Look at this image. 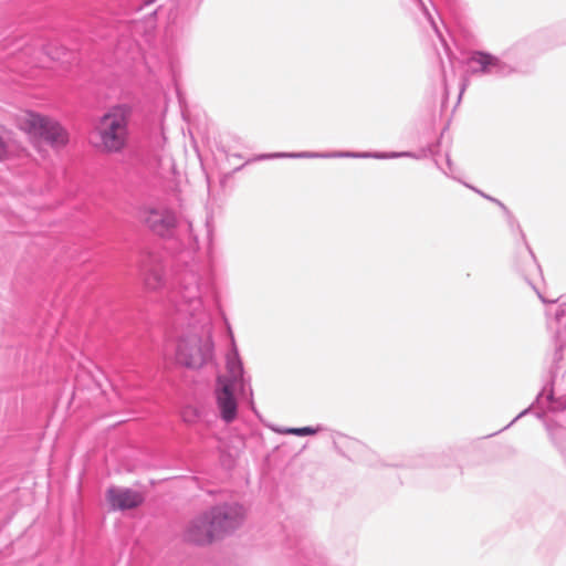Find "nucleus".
Masks as SVG:
<instances>
[{
	"mask_svg": "<svg viewBox=\"0 0 566 566\" xmlns=\"http://www.w3.org/2000/svg\"><path fill=\"white\" fill-rule=\"evenodd\" d=\"M140 274L149 290L169 289V300L179 313L188 314L201 323V334L189 333L180 337L176 348L177 361L188 368H200L213 357V340L208 306H219V292L212 270L192 269L177 274L174 282L164 279V268L148 255L140 265Z\"/></svg>",
	"mask_w": 566,
	"mask_h": 566,
	"instance_id": "f257e3e1",
	"label": "nucleus"
},
{
	"mask_svg": "<svg viewBox=\"0 0 566 566\" xmlns=\"http://www.w3.org/2000/svg\"><path fill=\"white\" fill-rule=\"evenodd\" d=\"M554 317L557 331L551 379L537 395L535 403L555 412L566 410V367L563 361V349L566 347V302L558 305Z\"/></svg>",
	"mask_w": 566,
	"mask_h": 566,
	"instance_id": "f03ea898",
	"label": "nucleus"
},
{
	"mask_svg": "<svg viewBox=\"0 0 566 566\" xmlns=\"http://www.w3.org/2000/svg\"><path fill=\"white\" fill-rule=\"evenodd\" d=\"M140 220L156 235L165 239H175L182 244L197 242L192 223L179 217L175 210L166 205H156L140 211Z\"/></svg>",
	"mask_w": 566,
	"mask_h": 566,
	"instance_id": "7ed1b4c3",
	"label": "nucleus"
},
{
	"mask_svg": "<svg viewBox=\"0 0 566 566\" xmlns=\"http://www.w3.org/2000/svg\"><path fill=\"white\" fill-rule=\"evenodd\" d=\"M132 117V107L126 104L113 106L105 113L97 126L99 137L98 146L107 153L122 151L128 142V123Z\"/></svg>",
	"mask_w": 566,
	"mask_h": 566,
	"instance_id": "20e7f679",
	"label": "nucleus"
},
{
	"mask_svg": "<svg viewBox=\"0 0 566 566\" xmlns=\"http://www.w3.org/2000/svg\"><path fill=\"white\" fill-rule=\"evenodd\" d=\"M243 515V506L238 503L216 505L201 513L188 531H233Z\"/></svg>",
	"mask_w": 566,
	"mask_h": 566,
	"instance_id": "39448f33",
	"label": "nucleus"
},
{
	"mask_svg": "<svg viewBox=\"0 0 566 566\" xmlns=\"http://www.w3.org/2000/svg\"><path fill=\"white\" fill-rule=\"evenodd\" d=\"M20 127L53 147L64 146L67 143V134L56 120L36 113H28L21 118Z\"/></svg>",
	"mask_w": 566,
	"mask_h": 566,
	"instance_id": "423d86ee",
	"label": "nucleus"
},
{
	"mask_svg": "<svg viewBox=\"0 0 566 566\" xmlns=\"http://www.w3.org/2000/svg\"><path fill=\"white\" fill-rule=\"evenodd\" d=\"M467 72L478 76L506 77L516 72V67L496 55L485 51H472L467 60Z\"/></svg>",
	"mask_w": 566,
	"mask_h": 566,
	"instance_id": "0eeeda50",
	"label": "nucleus"
},
{
	"mask_svg": "<svg viewBox=\"0 0 566 566\" xmlns=\"http://www.w3.org/2000/svg\"><path fill=\"white\" fill-rule=\"evenodd\" d=\"M226 367L228 375L219 376L217 378V385H230V388H238L242 394H244L249 379L245 378L243 363L235 345H233L232 350L227 355Z\"/></svg>",
	"mask_w": 566,
	"mask_h": 566,
	"instance_id": "6e6552de",
	"label": "nucleus"
},
{
	"mask_svg": "<svg viewBox=\"0 0 566 566\" xmlns=\"http://www.w3.org/2000/svg\"><path fill=\"white\" fill-rule=\"evenodd\" d=\"M214 396L220 418L226 423L233 422L238 417V401L234 389L230 388V385H217Z\"/></svg>",
	"mask_w": 566,
	"mask_h": 566,
	"instance_id": "1a4fd4ad",
	"label": "nucleus"
},
{
	"mask_svg": "<svg viewBox=\"0 0 566 566\" xmlns=\"http://www.w3.org/2000/svg\"><path fill=\"white\" fill-rule=\"evenodd\" d=\"M107 501L114 510H130L144 502L140 492L127 488H109L106 494Z\"/></svg>",
	"mask_w": 566,
	"mask_h": 566,
	"instance_id": "9d476101",
	"label": "nucleus"
},
{
	"mask_svg": "<svg viewBox=\"0 0 566 566\" xmlns=\"http://www.w3.org/2000/svg\"><path fill=\"white\" fill-rule=\"evenodd\" d=\"M507 226L513 234H515L518 239V241L522 244V251L521 258L526 259L528 268L533 269L534 271H538V263L535 259V255L528 245L526 241V237L521 228V224L518 223L517 219L512 214V212L505 213Z\"/></svg>",
	"mask_w": 566,
	"mask_h": 566,
	"instance_id": "9b49d317",
	"label": "nucleus"
},
{
	"mask_svg": "<svg viewBox=\"0 0 566 566\" xmlns=\"http://www.w3.org/2000/svg\"><path fill=\"white\" fill-rule=\"evenodd\" d=\"M296 537L297 533H292ZM297 543H303V539L294 538ZM295 559L297 566H324L326 564L325 555L322 551L310 545L302 544L295 553Z\"/></svg>",
	"mask_w": 566,
	"mask_h": 566,
	"instance_id": "f8f14e48",
	"label": "nucleus"
},
{
	"mask_svg": "<svg viewBox=\"0 0 566 566\" xmlns=\"http://www.w3.org/2000/svg\"><path fill=\"white\" fill-rule=\"evenodd\" d=\"M545 424L552 442L566 462V427L555 420L546 421Z\"/></svg>",
	"mask_w": 566,
	"mask_h": 566,
	"instance_id": "ddd939ff",
	"label": "nucleus"
},
{
	"mask_svg": "<svg viewBox=\"0 0 566 566\" xmlns=\"http://www.w3.org/2000/svg\"><path fill=\"white\" fill-rule=\"evenodd\" d=\"M229 533H182V542L196 546L210 545L224 538Z\"/></svg>",
	"mask_w": 566,
	"mask_h": 566,
	"instance_id": "4468645a",
	"label": "nucleus"
},
{
	"mask_svg": "<svg viewBox=\"0 0 566 566\" xmlns=\"http://www.w3.org/2000/svg\"><path fill=\"white\" fill-rule=\"evenodd\" d=\"M273 431L281 434H293L298 437L314 436L322 430L321 427H301V428H272Z\"/></svg>",
	"mask_w": 566,
	"mask_h": 566,
	"instance_id": "2eb2a0df",
	"label": "nucleus"
},
{
	"mask_svg": "<svg viewBox=\"0 0 566 566\" xmlns=\"http://www.w3.org/2000/svg\"><path fill=\"white\" fill-rule=\"evenodd\" d=\"M340 156H347V157H374L378 159H389V158H400V157H412L416 158L417 156L410 151H402V153H375V154H342Z\"/></svg>",
	"mask_w": 566,
	"mask_h": 566,
	"instance_id": "dca6fc26",
	"label": "nucleus"
},
{
	"mask_svg": "<svg viewBox=\"0 0 566 566\" xmlns=\"http://www.w3.org/2000/svg\"><path fill=\"white\" fill-rule=\"evenodd\" d=\"M328 156L329 155L303 151V153H277V154H272V155H264V156H262V158H283V157H289V158H316V157H328Z\"/></svg>",
	"mask_w": 566,
	"mask_h": 566,
	"instance_id": "f3484780",
	"label": "nucleus"
},
{
	"mask_svg": "<svg viewBox=\"0 0 566 566\" xmlns=\"http://www.w3.org/2000/svg\"><path fill=\"white\" fill-rule=\"evenodd\" d=\"M523 260V266L518 269V271L522 273V275L525 277V281L535 290V293H539L538 290H536V287L534 286L532 280H531V275L534 274V273H539L541 272V268L538 266V271H534L533 269L528 268L527 265V262H526V259H522Z\"/></svg>",
	"mask_w": 566,
	"mask_h": 566,
	"instance_id": "a211bd4d",
	"label": "nucleus"
},
{
	"mask_svg": "<svg viewBox=\"0 0 566 566\" xmlns=\"http://www.w3.org/2000/svg\"><path fill=\"white\" fill-rule=\"evenodd\" d=\"M199 417H200V412L195 407H187L182 411V419H184V421H186L188 423H192V422L197 421V419Z\"/></svg>",
	"mask_w": 566,
	"mask_h": 566,
	"instance_id": "6ab92c4d",
	"label": "nucleus"
},
{
	"mask_svg": "<svg viewBox=\"0 0 566 566\" xmlns=\"http://www.w3.org/2000/svg\"><path fill=\"white\" fill-rule=\"evenodd\" d=\"M66 54H69V53L66 52V50L64 48L56 50L55 53L49 52V55L51 56L52 60H57L61 62H69V59L64 57V55H66Z\"/></svg>",
	"mask_w": 566,
	"mask_h": 566,
	"instance_id": "aec40b11",
	"label": "nucleus"
},
{
	"mask_svg": "<svg viewBox=\"0 0 566 566\" xmlns=\"http://www.w3.org/2000/svg\"><path fill=\"white\" fill-rule=\"evenodd\" d=\"M423 12H424V14L427 15L428 21H429V22H430V24L432 25V28H433L434 32L437 33V35L440 38V40H441V41H443V39H442V34H441V32L439 31L437 23L434 22V20H433V18H432V15L429 13V11H428V9H427L426 7H423Z\"/></svg>",
	"mask_w": 566,
	"mask_h": 566,
	"instance_id": "412c9836",
	"label": "nucleus"
},
{
	"mask_svg": "<svg viewBox=\"0 0 566 566\" xmlns=\"http://www.w3.org/2000/svg\"><path fill=\"white\" fill-rule=\"evenodd\" d=\"M8 155V145L3 137L0 135V160L6 158Z\"/></svg>",
	"mask_w": 566,
	"mask_h": 566,
	"instance_id": "4be33fe9",
	"label": "nucleus"
},
{
	"mask_svg": "<svg viewBox=\"0 0 566 566\" xmlns=\"http://www.w3.org/2000/svg\"><path fill=\"white\" fill-rule=\"evenodd\" d=\"M533 408V405L530 406L528 408L524 409L523 411H521L504 429L511 427L514 422H516L518 419H521L522 417H524L525 415H527L531 409Z\"/></svg>",
	"mask_w": 566,
	"mask_h": 566,
	"instance_id": "5701e85b",
	"label": "nucleus"
},
{
	"mask_svg": "<svg viewBox=\"0 0 566 566\" xmlns=\"http://www.w3.org/2000/svg\"><path fill=\"white\" fill-rule=\"evenodd\" d=\"M126 48V41L124 39H120L117 43L116 53L117 55L120 54V52Z\"/></svg>",
	"mask_w": 566,
	"mask_h": 566,
	"instance_id": "b1692460",
	"label": "nucleus"
},
{
	"mask_svg": "<svg viewBox=\"0 0 566 566\" xmlns=\"http://www.w3.org/2000/svg\"><path fill=\"white\" fill-rule=\"evenodd\" d=\"M492 202H494L496 206H499L503 210L504 214L510 212L507 207L502 201H500L499 199H496V198L492 199Z\"/></svg>",
	"mask_w": 566,
	"mask_h": 566,
	"instance_id": "393cba45",
	"label": "nucleus"
},
{
	"mask_svg": "<svg viewBox=\"0 0 566 566\" xmlns=\"http://www.w3.org/2000/svg\"><path fill=\"white\" fill-rule=\"evenodd\" d=\"M128 51H129V54L132 55L130 57L134 59V52L137 51V44L135 42H129Z\"/></svg>",
	"mask_w": 566,
	"mask_h": 566,
	"instance_id": "a878e982",
	"label": "nucleus"
},
{
	"mask_svg": "<svg viewBox=\"0 0 566 566\" xmlns=\"http://www.w3.org/2000/svg\"><path fill=\"white\" fill-rule=\"evenodd\" d=\"M446 161H447L449 171H446V170H443V171L446 175H451L453 172V169H452V163H451L450 157L447 156Z\"/></svg>",
	"mask_w": 566,
	"mask_h": 566,
	"instance_id": "bb28decb",
	"label": "nucleus"
},
{
	"mask_svg": "<svg viewBox=\"0 0 566 566\" xmlns=\"http://www.w3.org/2000/svg\"><path fill=\"white\" fill-rule=\"evenodd\" d=\"M467 187H469L470 189H472L473 191H475L476 193H479L480 196H482L483 198H486V193L482 192L481 190L472 187V186H469V185H465Z\"/></svg>",
	"mask_w": 566,
	"mask_h": 566,
	"instance_id": "cd10ccee",
	"label": "nucleus"
},
{
	"mask_svg": "<svg viewBox=\"0 0 566 566\" xmlns=\"http://www.w3.org/2000/svg\"><path fill=\"white\" fill-rule=\"evenodd\" d=\"M467 187H469L470 189H472L473 191H475L476 193H479L480 196H482L483 198H486V193L482 192L481 190L472 187V186H469V185H465Z\"/></svg>",
	"mask_w": 566,
	"mask_h": 566,
	"instance_id": "c85d7f7f",
	"label": "nucleus"
},
{
	"mask_svg": "<svg viewBox=\"0 0 566 566\" xmlns=\"http://www.w3.org/2000/svg\"><path fill=\"white\" fill-rule=\"evenodd\" d=\"M348 443L352 446V447H363V444L357 441V440H354V439H349L348 440Z\"/></svg>",
	"mask_w": 566,
	"mask_h": 566,
	"instance_id": "c756f323",
	"label": "nucleus"
},
{
	"mask_svg": "<svg viewBox=\"0 0 566 566\" xmlns=\"http://www.w3.org/2000/svg\"><path fill=\"white\" fill-rule=\"evenodd\" d=\"M156 0H144V6H149L154 3Z\"/></svg>",
	"mask_w": 566,
	"mask_h": 566,
	"instance_id": "7c9ffc66",
	"label": "nucleus"
},
{
	"mask_svg": "<svg viewBox=\"0 0 566 566\" xmlns=\"http://www.w3.org/2000/svg\"><path fill=\"white\" fill-rule=\"evenodd\" d=\"M138 27H139V24H138V23L133 22V24H132L130 29H133V30H137V29H138Z\"/></svg>",
	"mask_w": 566,
	"mask_h": 566,
	"instance_id": "2f4dec72",
	"label": "nucleus"
},
{
	"mask_svg": "<svg viewBox=\"0 0 566 566\" xmlns=\"http://www.w3.org/2000/svg\"><path fill=\"white\" fill-rule=\"evenodd\" d=\"M485 199H488L489 201L492 202V199H494V198L488 195Z\"/></svg>",
	"mask_w": 566,
	"mask_h": 566,
	"instance_id": "473e14b6",
	"label": "nucleus"
},
{
	"mask_svg": "<svg viewBox=\"0 0 566 566\" xmlns=\"http://www.w3.org/2000/svg\"><path fill=\"white\" fill-rule=\"evenodd\" d=\"M538 296L541 297L542 302H546L545 298L539 293Z\"/></svg>",
	"mask_w": 566,
	"mask_h": 566,
	"instance_id": "72a5a7b5",
	"label": "nucleus"
}]
</instances>
